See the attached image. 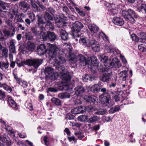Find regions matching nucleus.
Instances as JSON below:
<instances>
[{
    "mask_svg": "<svg viewBox=\"0 0 146 146\" xmlns=\"http://www.w3.org/2000/svg\"><path fill=\"white\" fill-rule=\"evenodd\" d=\"M107 7L108 8V10L110 14L112 15L116 14L118 13V9L123 10L122 11V15L124 18H137L138 16L135 12L131 9H129L126 11L124 9V7L121 5H117L114 4H110L108 3L107 4Z\"/></svg>",
    "mask_w": 146,
    "mask_h": 146,
    "instance_id": "obj_1",
    "label": "nucleus"
},
{
    "mask_svg": "<svg viewBox=\"0 0 146 146\" xmlns=\"http://www.w3.org/2000/svg\"><path fill=\"white\" fill-rule=\"evenodd\" d=\"M62 82L59 86L60 89L61 90L71 91L72 88L70 84V81L71 77L68 72L63 73L61 76Z\"/></svg>",
    "mask_w": 146,
    "mask_h": 146,
    "instance_id": "obj_2",
    "label": "nucleus"
},
{
    "mask_svg": "<svg viewBox=\"0 0 146 146\" xmlns=\"http://www.w3.org/2000/svg\"><path fill=\"white\" fill-rule=\"evenodd\" d=\"M103 94L99 96V100L103 107L111 106L113 105L111 103V98L110 95L107 93V90L105 88H102L100 89Z\"/></svg>",
    "mask_w": 146,
    "mask_h": 146,
    "instance_id": "obj_3",
    "label": "nucleus"
},
{
    "mask_svg": "<svg viewBox=\"0 0 146 146\" xmlns=\"http://www.w3.org/2000/svg\"><path fill=\"white\" fill-rule=\"evenodd\" d=\"M48 47V54L51 58H54L56 56L57 53L59 54L63 55L64 53L62 50H60L57 48L55 45H53L50 43H47Z\"/></svg>",
    "mask_w": 146,
    "mask_h": 146,
    "instance_id": "obj_4",
    "label": "nucleus"
},
{
    "mask_svg": "<svg viewBox=\"0 0 146 146\" xmlns=\"http://www.w3.org/2000/svg\"><path fill=\"white\" fill-rule=\"evenodd\" d=\"M84 26L81 23L77 21L74 24L72 27V31L73 33L72 34L73 38H75L76 37H79V35L78 34L80 32L81 29L83 28Z\"/></svg>",
    "mask_w": 146,
    "mask_h": 146,
    "instance_id": "obj_5",
    "label": "nucleus"
},
{
    "mask_svg": "<svg viewBox=\"0 0 146 146\" xmlns=\"http://www.w3.org/2000/svg\"><path fill=\"white\" fill-rule=\"evenodd\" d=\"M44 73L46 76L49 77L52 80L56 79L58 75V74L54 72V69L50 67L45 68Z\"/></svg>",
    "mask_w": 146,
    "mask_h": 146,
    "instance_id": "obj_6",
    "label": "nucleus"
},
{
    "mask_svg": "<svg viewBox=\"0 0 146 146\" xmlns=\"http://www.w3.org/2000/svg\"><path fill=\"white\" fill-rule=\"evenodd\" d=\"M27 65L29 66H33L36 68H37L42 62L41 59H28L26 60Z\"/></svg>",
    "mask_w": 146,
    "mask_h": 146,
    "instance_id": "obj_7",
    "label": "nucleus"
},
{
    "mask_svg": "<svg viewBox=\"0 0 146 146\" xmlns=\"http://www.w3.org/2000/svg\"><path fill=\"white\" fill-rule=\"evenodd\" d=\"M90 59V60H90V64L88 65H90V67L89 68H91L93 73H95L98 69V60L96 57L94 56H92Z\"/></svg>",
    "mask_w": 146,
    "mask_h": 146,
    "instance_id": "obj_8",
    "label": "nucleus"
},
{
    "mask_svg": "<svg viewBox=\"0 0 146 146\" xmlns=\"http://www.w3.org/2000/svg\"><path fill=\"white\" fill-rule=\"evenodd\" d=\"M77 59L80 61V64L81 65L84 66L87 64H90V60H86L85 57L81 54H79L77 57Z\"/></svg>",
    "mask_w": 146,
    "mask_h": 146,
    "instance_id": "obj_9",
    "label": "nucleus"
},
{
    "mask_svg": "<svg viewBox=\"0 0 146 146\" xmlns=\"http://www.w3.org/2000/svg\"><path fill=\"white\" fill-rule=\"evenodd\" d=\"M46 51L45 46L44 44H41L37 47V53L39 55L44 54Z\"/></svg>",
    "mask_w": 146,
    "mask_h": 146,
    "instance_id": "obj_10",
    "label": "nucleus"
},
{
    "mask_svg": "<svg viewBox=\"0 0 146 146\" xmlns=\"http://www.w3.org/2000/svg\"><path fill=\"white\" fill-rule=\"evenodd\" d=\"M85 107L81 106L74 108L71 111L73 114H77L83 113L85 111Z\"/></svg>",
    "mask_w": 146,
    "mask_h": 146,
    "instance_id": "obj_11",
    "label": "nucleus"
},
{
    "mask_svg": "<svg viewBox=\"0 0 146 146\" xmlns=\"http://www.w3.org/2000/svg\"><path fill=\"white\" fill-rule=\"evenodd\" d=\"M19 6L21 9H23L24 12H26L27 10L30 9L29 4L24 1H22L18 3Z\"/></svg>",
    "mask_w": 146,
    "mask_h": 146,
    "instance_id": "obj_12",
    "label": "nucleus"
},
{
    "mask_svg": "<svg viewBox=\"0 0 146 146\" xmlns=\"http://www.w3.org/2000/svg\"><path fill=\"white\" fill-rule=\"evenodd\" d=\"M75 93L77 96H81L84 92V88L81 86H77L75 89Z\"/></svg>",
    "mask_w": 146,
    "mask_h": 146,
    "instance_id": "obj_13",
    "label": "nucleus"
},
{
    "mask_svg": "<svg viewBox=\"0 0 146 146\" xmlns=\"http://www.w3.org/2000/svg\"><path fill=\"white\" fill-rule=\"evenodd\" d=\"M67 58L69 60L70 63H75L77 61V59L76 57L75 54L70 52H69L68 56H67Z\"/></svg>",
    "mask_w": 146,
    "mask_h": 146,
    "instance_id": "obj_14",
    "label": "nucleus"
},
{
    "mask_svg": "<svg viewBox=\"0 0 146 146\" xmlns=\"http://www.w3.org/2000/svg\"><path fill=\"white\" fill-rule=\"evenodd\" d=\"M90 89L92 92L97 93L100 90V85L98 84H95L90 87Z\"/></svg>",
    "mask_w": 146,
    "mask_h": 146,
    "instance_id": "obj_15",
    "label": "nucleus"
},
{
    "mask_svg": "<svg viewBox=\"0 0 146 146\" xmlns=\"http://www.w3.org/2000/svg\"><path fill=\"white\" fill-rule=\"evenodd\" d=\"M35 48V44L33 42L29 41L26 44V48L29 50L33 51Z\"/></svg>",
    "mask_w": 146,
    "mask_h": 146,
    "instance_id": "obj_16",
    "label": "nucleus"
},
{
    "mask_svg": "<svg viewBox=\"0 0 146 146\" xmlns=\"http://www.w3.org/2000/svg\"><path fill=\"white\" fill-rule=\"evenodd\" d=\"M88 28L91 32L94 33H97L99 30L98 28L94 24H89Z\"/></svg>",
    "mask_w": 146,
    "mask_h": 146,
    "instance_id": "obj_17",
    "label": "nucleus"
},
{
    "mask_svg": "<svg viewBox=\"0 0 146 146\" xmlns=\"http://www.w3.org/2000/svg\"><path fill=\"white\" fill-rule=\"evenodd\" d=\"M10 19H6L5 21L7 25H9L11 27L10 29L11 30H12L13 32V33L11 35L12 36H13L15 33V27L12 25V22L11 20H10Z\"/></svg>",
    "mask_w": 146,
    "mask_h": 146,
    "instance_id": "obj_18",
    "label": "nucleus"
},
{
    "mask_svg": "<svg viewBox=\"0 0 146 146\" xmlns=\"http://www.w3.org/2000/svg\"><path fill=\"white\" fill-rule=\"evenodd\" d=\"M99 58L100 60L104 63H109L110 60L108 59V56L105 54H100L99 55Z\"/></svg>",
    "mask_w": 146,
    "mask_h": 146,
    "instance_id": "obj_19",
    "label": "nucleus"
},
{
    "mask_svg": "<svg viewBox=\"0 0 146 146\" xmlns=\"http://www.w3.org/2000/svg\"><path fill=\"white\" fill-rule=\"evenodd\" d=\"M119 75L121 80L125 81L127 77V71L125 70L122 71L119 74Z\"/></svg>",
    "mask_w": 146,
    "mask_h": 146,
    "instance_id": "obj_20",
    "label": "nucleus"
},
{
    "mask_svg": "<svg viewBox=\"0 0 146 146\" xmlns=\"http://www.w3.org/2000/svg\"><path fill=\"white\" fill-rule=\"evenodd\" d=\"M54 62L57 65H59L60 64L63 63L65 62L64 58L62 56H60L58 58L56 57L54 59Z\"/></svg>",
    "mask_w": 146,
    "mask_h": 146,
    "instance_id": "obj_21",
    "label": "nucleus"
},
{
    "mask_svg": "<svg viewBox=\"0 0 146 146\" xmlns=\"http://www.w3.org/2000/svg\"><path fill=\"white\" fill-rule=\"evenodd\" d=\"M94 79V76L91 75H86L82 77V79L84 81L86 82L88 81H92Z\"/></svg>",
    "mask_w": 146,
    "mask_h": 146,
    "instance_id": "obj_22",
    "label": "nucleus"
},
{
    "mask_svg": "<svg viewBox=\"0 0 146 146\" xmlns=\"http://www.w3.org/2000/svg\"><path fill=\"white\" fill-rule=\"evenodd\" d=\"M113 22L117 25L121 26L124 24V21L123 19H113Z\"/></svg>",
    "mask_w": 146,
    "mask_h": 146,
    "instance_id": "obj_23",
    "label": "nucleus"
},
{
    "mask_svg": "<svg viewBox=\"0 0 146 146\" xmlns=\"http://www.w3.org/2000/svg\"><path fill=\"white\" fill-rule=\"evenodd\" d=\"M102 72L103 75L110 77L111 75V72L109 69H108L107 68H103L102 69Z\"/></svg>",
    "mask_w": 146,
    "mask_h": 146,
    "instance_id": "obj_24",
    "label": "nucleus"
},
{
    "mask_svg": "<svg viewBox=\"0 0 146 146\" xmlns=\"http://www.w3.org/2000/svg\"><path fill=\"white\" fill-rule=\"evenodd\" d=\"M60 35L61 38L64 40H67L68 38V34L65 30L61 29L60 31Z\"/></svg>",
    "mask_w": 146,
    "mask_h": 146,
    "instance_id": "obj_25",
    "label": "nucleus"
},
{
    "mask_svg": "<svg viewBox=\"0 0 146 146\" xmlns=\"http://www.w3.org/2000/svg\"><path fill=\"white\" fill-rule=\"evenodd\" d=\"M14 40H11L10 42L9 48L11 51L14 53L16 52L15 48Z\"/></svg>",
    "mask_w": 146,
    "mask_h": 146,
    "instance_id": "obj_26",
    "label": "nucleus"
},
{
    "mask_svg": "<svg viewBox=\"0 0 146 146\" xmlns=\"http://www.w3.org/2000/svg\"><path fill=\"white\" fill-rule=\"evenodd\" d=\"M70 96V94L68 93H61L59 94L58 95V97L61 99L69 98Z\"/></svg>",
    "mask_w": 146,
    "mask_h": 146,
    "instance_id": "obj_27",
    "label": "nucleus"
},
{
    "mask_svg": "<svg viewBox=\"0 0 146 146\" xmlns=\"http://www.w3.org/2000/svg\"><path fill=\"white\" fill-rule=\"evenodd\" d=\"M55 22L57 27L59 28H63L64 27V25L66 24V23L62 21L61 20H59V19H55Z\"/></svg>",
    "mask_w": 146,
    "mask_h": 146,
    "instance_id": "obj_28",
    "label": "nucleus"
},
{
    "mask_svg": "<svg viewBox=\"0 0 146 146\" xmlns=\"http://www.w3.org/2000/svg\"><path fill=\"white\" fill-rule=\"evenodd\" d=\"M8 102L9 105L13 108H16L17 105L16 102L12 100L11 98H9L8 99Z\"/></svg>",
    "mask_w": 146,
    "mask_h": 146,
    "instance_id": "obj_29",
    "label": "nucleus"
},
{
    "mask_svg": "<svg viewBox=\"0 0 146 146\" xmlns=\"http://www.w3.org/2000/svg\"><path fill=\"white\" fill-rule=\"evenodd\" d=\"M139 42H144L146 41V33L141 32L139 33Z\"/></svg>",
    "mask_w": 146,
    "mask_h": 146,
    "instance_id": "obj_30",
    "label": "nucleus"
},
{
    "mask_svg": "<svg viewBox=\"0 0 146 146\" xmlns=\"http://www.w3.org/2000/svg\"><path fill=\"white\" fill-rule=\"evenodd\" d=\"M48 38L50 40H55L56 38V36L55 34L53 32H48Z\"/></svg>",
    "mask_w": 146,
    "mask_h": 146,
    "instance_id": "obj_31",
    "label": "nucleus"
},
{
    "mask_svg": "<svg viewBox=\"0 0 146 146\" xmlns=\"http://www.w3.org/2000/svg\"><path fill=\"white\" fill-rule=\"evenodd\" d=\"M88 40L85 37H82L80 39L79 42L82 44L87 46V45L88 44Z\"/></svg>",
    "mask_w": 146,
    "mask_h": 146,
    "instance_id": "obj_32",
    "label": "nucleus"
},
{
    "mask_svg": "<svg viewBox=\"0 0 146 146\" xmlns=\"http://www.w3.org/2000/svg\"><path fill=\"white\" fill-rule=\"evenodd\" d=\"M52 102L57 106L61 105V102L60 100L57 98H53L51 99Z\"/></svg>",
    "mask_w": 146,
    "mask_h": 146,
    "instance_id": "obj_33",
    "label": "nucleus"
},
{
    "mask_svg": "<svg viewBox=\"0 0 146 146\" xmlns=\"http://www.w3.org/2000/svg\"><path fill=\"white\" fill-rule=\"evenodd\" d=\"M107 111L105 109H98L96 112H95V114L98 115H104L107 113Z\"/></svg>",
    "mask_w": 146,
    "mask_h": 146,
    "instance_id": "obj_34",
    "label": "nucleus"
},
{
    "mask_svg": "<svg viewBox=\"0 0 146 146\" xmlns=\"http://www.w3.org/2000/svg\"><path fill=\"white\" fill-rule=\"evenodd\" d=\"M88 116L86 115H82L78 117V120L82 122H85L88 120Z\"/></svg>",
    "mask_w": 146,
    "mask_h": 146,
    "instance_id": "obj_35",
    "label": "nucleus"
},
{
    "mask_svg": "<svg viewBox=\"0 0 146 146\" xmlns=\"http://www.w3.org/2000/svg\"><path fill=\"white\" fill-rule=\"evenodd\" d=\"M99 117L96 116H94L90 117L87 120V121L89 123H94L98 119H99Z\"/></svg>",
    "mask_w": 146,
    "mask_h": 146,
    "instance_id": "obj_36",
    "label": "nucleus"
},
{
    "mask_svg": "<svg viewBox=\"0 0 146 146\" xmlns=\"http://www.w3.org/2000/svg\"><path fill=\"white\" fill-rule=\"evenodd\" d=\"M88 44L87 45V46H91L92 47L93 45H94L95 44L97 43V42L96 40L94 39H90L89 40H88Z\"/></svg>",
    "mask_w": 146,
    "mask_h": 146,
    "instance_id": "obj_37",
    "label": "nucleus"
},
{
    "mask_svg": "<svg viewBox=\"0 0 146 146\" xmlns=\"http://www.w3.org/2000/svg\"><path fill=\"white\" fill-rule=\"evenodd\" d=\"M40 38L42 39L43 40L46 41L48 38V35L43 32H41L40 33Z\"/></svg>",
    "mask_w": 146,
    "mask_h": 146,
    "instance_id": "obj_38",
    "label": "nucleus"
},
{
    "mask_svg": "<svg viewBox=\"0 0 146 146\" xmlns=\"http://www.w3.org/2000/svg\"><path fill=\"white\" fill-rule=\"evenodd\" d=\"M110 76L103 75L102 76L100 77V79L101 81L104 82H106L109 81L110 79Z\"/></svg>",
    "mask_w": 146,
    "mask_h": 146,
    "instance_id": "obj_39",
    "label": "nucleus"
},
{
    "mask_svg": "<svg viewBox=\"0 0 146 146\" xmlns=\"http://www.w3.org/2000/svg\"><path fill=\"white\" fill-rule=\"evenodd\" d=\"M31 3L33 7L35 9L36 11L39 12L40 9H38L37 6L35 3L33 1V0H30Z\"/></svg>",
    "mask_w": 146,
    "mask_h": 146,
    "instance_id": "obj_40",
    "label": "nucleus"
},
{
    "mask_svg": "<svg viewBox=\"0 0 146 146\" xmlns=\"http://www.w3.org/2000/svg\"><path fill=\"white\" fill-rule=\"evenodd\" d=\"M139 50L141 52H146V46L143 44H141L138 46Z\"/></svg>",
    "mask_w": 146,
    "mask_h": 146,
    "instance_id": "obj_41",
    "label": "nucleus"
},
{
    "mask_svg": "<svg viewBox=\"0 0 146 146\" xmlns=\"http://www.w3.org/2000/svg\"><path fill=\"white\" fill-rule=\"evenodd\" d=\"M92 48L93 50L95 52H98L100 50L99 45L98 43H97L94 45H93Z\"/></svg>",
    "mask_w": 146,
    "mask_h": 146,
    "instance_id": "obj_42",
    "label": "nucleus"
},
{
    "mask_svg": "<svg viewBox=\"0 0 146 146\" xmlns=\"http://www.w3.org/2000/svg\"><path fill=\"white\" fill-rule=\"evenodd\" d=\"M121 66L120 61L116 58L115 60V68H118Z\"/></svg>",
    "mask_w": 146,
    "mask_h": 146,
    "instance_id": "obj_43",
    "label": "nucleus"
},
{
    "mask_svg": "<svg viewBox=\"0 0 146 146\" xmlns=\"http://www.w3.org/2000/svg\"><path fill=\"white\" fill-rule=\"evenodd\" d=\"M131 37L132 40L138 42L139 41V39L135 34H133L131 35Z\"/></svg>",
    "mask_w": 146,
    "mask_h": 146,
    "instance_id": "obj_44",
    "label": "nucleus"
},
{
    "mask_svg": "<svg viewBox=\"0 0 146 146\" xmlns=\"http://www.w3.org/2000/svg\"><path fill=\"white\" fill-rule=\"evenodd\" d=\"M99 36L100 38L102 37L103 39L105 41L108 40V37L106 36L105 34L103 32L100 33L99 34Z\"/></svg>",
    "mask_w": 146,
    "mask_h": 146,
    "instance_id": "obj_45",
    "label": "nucleus"
},
{
    "mask_svg": "<svg viewBox=\"0 0 146 146\" xmlns=\"http://www.w3.org/2000/svg\"><path fill=\"white\" fill-rule=\"evenodd\" d=\"M96 97H88L87 100L88 102H94L96 101Z\"/></svg>",
    "mask_w": 146,
    "mask_h": 146,
    "instance_id": "obj_46",
    "label": "nucleus"
},
{
    "mask_svg": "<svg viewBox=\"0 0 146 146\" xmlns=\"http://www.w3.org/2000/svg\"><path fill=\"white\" fill-rule=\"evenodd\" d=\"M105 49L107 51V52L112 53L113 54H115V52H114L113 49H111L110 47L108 46H106L105 48Z\"/></svg>",
    "mask_w": 146,
    "mask_h": 146,
    "instance_id": "obj_47",
    "label": "nucleus"
},
{
    "mask_svg": "<svg viewBox=\"0 0 146 146\" xmlns=\"http://www.w3.org/2000/svg\"><path fill=\"white\" fill-rule=\"evenodd\" d=\"M0 5L3 10H6V7L7 5V4L6 3L1 1L0 2Z\"/></svg>",
    "mask_w": 146,
    "mask_h": 146,
    "instance_id": "obj_48",
    "label": "nucleus"
},
{
    "mask_svg": "<svg viewBox=\"0 0 146 146\" xmlns=\"http://www.w3.org/2000/svg\"><path fill=\"white\" fill-rule=\"evenodd\" d=\"M45 23L47 26H49V28L51 29H53V25L49 21L47 20L46 21Z\"/></svg>",
    "mask_w": 146,
    "mask_h": 146,
    "instance_id": "obj_49",
    "label": "nucleus"
},
{
    "mask_svg": "<svg viewBox=\"0 0 146 146\" xmlns=\"http://www.w3.org/2000/svg\"><path fill=\"white\" fill-rule=\"evenodd\" d=\"M43 141L45 145L46 146H48L49 144V139L48 137L45 136L43 138Z\"/></svg>",
    "mask_w": 146,
    "mask_h": 146,
    "instance_id": "obj_50",
    "label": "nucleus"
},
{
    "mask_svg": "<svg viewBox=\"0 0 146 146\" xmlns=\"http://www.w3.org/2000/svg\"><path fill=\"white\" fill-rule=\"evenodd\" d=\"M75 9L77 12L80 15L82 16H84L85 15V14L83 11H80L77 7H75Z\"/></svg>",
    "mask_w": 146,
    "mask_h": 146,
    "instance_id": "obj_51",
    "label": "nucleus"
},
{
    "mask_svg": "<svg viewBox=\"0 0 146 146\" xmlns=\"http://www.w3.org/2000/svg\"><path fill=\"white\" fill-rule=\"evenodd\" d=\"M18 84L23 87H25L27 86V82L24 81H20Z\"/></svg>",
    "mask_w": 146,
    "mask_h": 146,
    "instance_id": "obj_52",
    "label": "nucleus"
},
{
    "mask_svg": "<svg viewBox=\"0 0 146 146\" xmlns=\"http://www.w3.org/2000/svg\"><path fill=\"white\" fill-rule=\"evenodd\" d=\"M45 18H52V17L51 15L48 12H46L44 15L42 17Z\"/></svg>",
    "mask_w": 146,
    "mask_h": 146,
    "instance_id": "obj_53",
    "label": "nucleus"
},
{
    "mask_svg": "<svg viewBox=\"0 0 146 146\" xmlns=\"http://www.w3.org/2000/svg\"><path fill=\"white\" fill-rule=\"evenodd\" d=\"M13 11L14 12V11ZM14 13L15 15L18 16L19 18H21L22 17L24 18L25 17V15L22 13H18L17 12Z\"/></svg>",
    "mask_w": 146,
    "mask_h": 146,
    "instance_id": "obj_54",
    "label": "nucleus"
},
{
    "mask_svg": "<svg viewBox=\"0 0 146 146\" xmlns=\"http://www.w3.org/2000/svg\"><path fill=\"white\" fill-rule=\"evenodd\" d=\"M116 59V58H114L112 59V61L110 62V61H109L110 63V67L111 68L115 67V60Z\"/></svg>",
    "mask_w": 146,
    "mask_h": 146,
    "instance_id": "obj_55",
    "label": "nucleus"
},
{
    "mask_svg": "<svg viewBox=\"0 0 146 146\" xmlns=\"http://www.w3.org/2000/svg\"><path fill=\"white\" fill-rule=\"evenodd\" d=\"M2 52L5 57H7L8 56V50L6 48H4L2 50Z\"/></svg>",
    "mask_w": 146,
    "mask_h": 146,
    "instance_id": "obj_56",
    "label": "nucleus"
},
{
    "mask_svg": "<svg viewBox=\"0 0 146 146\" xmlns=\"http://www.w3.org/2000/svg\"><path fill=\"white\" fill-rule=\"evenodd\" d=\"M10 30V31H9L7 30H5L3 31L4 33V34L5 35V36H9L10 35V32L11 30L12 31V30Z\"/></svg>",
    "mask_w": 146,
    "mask_h": 146,
    "instance_id": "obj_57",
    "label": "nucleus"
},
{
    "mask_svg": "<svg viewBox=\"0 0 146 146\" xmlns=\"http://www.w3.org/2000/svg\"><path fill=\"white\" fill-rule=\"evenodd\" d=\"M75 134L77 135L78 137L80 140L81 139L84 137V135H81L80 133L78 132L75 133Z\"/></svg>",
    "mask_w": 146,
    "mask_h": 146,
    "instance_id": "obj_58",
    "label": "nucleus"
},
{
    "mask_svg": "<svg viewBox=\"0 0 146 146\" xmlns=\"http://www.w3.org/2000/svg\"><path fill=\"white\" fill-rule=\"evenodd\" d=\"M62 10L65 12L66 13H67L68 12V9L67 7L64 5H63L62 7Z\"/></svg>",
    "mask_w": 146,
    "mask_h": 146,
    "instance_id": "obj_59",
    "label": "nucleus"
},
{
    "mask_svg": "<svg viewBox=\"0 0 146 146\" xmlns=\"http://www.w3.org/2000/svg\"><path fill=\"white\" fill-rule=\"evenodd\" d=\"M4 89L5 90L9 92H11L12 90V89L11 87L9 86L6 85L5 86H4Z\"/></svg>",
    "mask_w": 146,
    "mask_h": 146,
    "instance_id": "obj_60",
    "label": "nucleus"
},
{
    "mask_svg": "<svg viewBox=\"0 0 146 146\" xmlns=\"http://www.w3.org/2000/svg\"><path fill=\"white\" fill-rule=\"evenodd\" d=\"M26 38L28 40H31L33 38L32 36H31L29 33H26L25 34Z\"/></svg>",
    "mask_w": 146,
    "mask_h": 146,
    "instance_id": "obj_61",
    "label": "nucleus"
},
{
    "mask_svg": "<svg viewBox=\"0 0 146 146\" xmlns=\"http://www.w3.org/2000/svg\"><path fill=\"white\" fill-rule=\"evenodd\" d=\"M141 10L143 12L146 13V5L145 4H142L140 6Z\"/></svg>",
    "mask_w": 146,
    "mask_h": 146,
    "instance_id": "obj_62",
    "label": "nucleus"
},
{
    "mask_svg": "<svg viewBox=\"0 0 146 146\" xmlns=\"http://www.w3.org/2000/svg\"><path fill=\"white\" fill-rule=\"evenodd\" d=\"M17 64L18 66L20 67L24 65V64H27V63L26 61H22L20 63H17Z\"/></svg>",
    "mask_w": 146,
    "mask_h": 146,
    "instance_id": "obj_63",
    "label": "nucleus"
},
{
    "mask_svg": "<svg viewBox=\"0 0 146 146\" xmlns=\"http://www.w3.org/2000/svg\"><path fill=\"white\" fill-rule=\"evenodd\" d=\"M104 118L105 120L107 122L111 121L112 120V118L110 116H105Z\"/></svg>",
    "mask_w": 146,
    "mask_h": 146,
    "instance_id": "obj_64",
    "label": "nucleus"
}]
</instances>
